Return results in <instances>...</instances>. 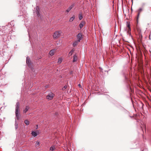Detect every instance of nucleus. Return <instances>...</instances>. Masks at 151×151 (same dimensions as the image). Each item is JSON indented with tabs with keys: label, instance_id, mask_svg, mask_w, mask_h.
Here are the masks:
<instances>
[{
	"label": "nucleus",
	"instance_id": "obj_1",
	"mask_svg": "<svg viewBox=\"0 0 151 151\" xmlns=\"http://www.w3.org/2000/svg\"><path fill=\"white\" fill-rule=\"evenodd\" d=\"M19 102H17L16 105V109H15V114L16 117L17 119H19Z\"/></svg>",
	"mask_w": 151,
	"mask_h": 151
},
{
	"label": "nucleus",
	"instance_id": "obj_2",
	"mask_svg": "<svg viewBox=\"0 0 151 151\" xmlns=\"http://www.w3.org/2000/svg\"><path fill=\"white\" fill-rule=\"evenodd\" d=\"M34 13H36L39 17L42 18V15L40 13V9L38 6H36L35 8Z\"/></svg>",
	"mask_w": 151,
	"mask_h": 151
},
{
	"label": "nucleus",
	"instance_id": "obj_3",
	"mask_svg": "<svg viewBox=\"0 0 151 151\" xmlns=\"http://www.w3.org/2000/svg\"><path fill=\"white\" fill-rule=\"evenodd\" d=\"M61 33L60 31H56L53 35V38L54 39H56L59 37Z\"/></svg>",
	"mask_w": 151,
	"mask_h": 151
},
{
	"label": "nucleus",
	"instance_id": "obj_4",
	"mask_svg": "<svg viewBox=\"0 0 151 151\" xmlns=\"http://www.w3.org/2000/svg\"><path fill=\"white\" fill-rule=\"evenodd\" d=\"M54 95V94L51 92L49 93L48 95L47 96V99L49 100H51L53 98Z\"/></svg>",
	"mask_w": 151,
	"mask_h": 151
},
{
	"label": "nucleus",
	"instance_id": "obj_5",
	"mask_svg": "<svg viewBox=\"0 0 151 151\" xmlns=\"http://www.w3.org/2000/svg\"><path fill=\"white\" fill-rule=\"evenodd\" d=\"M26 63L27 64L29 68H31L32 67V65L31 63L29 58V57H27L26 58Z\"/></svg>",
	"mask_w": 151,
	"mask_h": 151
},
{
	"label": "nucleus",
	"instance_id": "obj_6",
	"mask_svg": "<svg viewBox=\"0 0 151 151\" xmlns=\"http://www.w3.org/2000/svg\"><path fill=\"white\" fill-rule=\"evenodd\" d=\"M82 38V35L81 33H78L77 35V38L78 39L77 40L78 41L80 42Z\"/></svg>",
	"mask_w": 151,
	"mask_h": 151
},
{
	"label": "nucleus",
	"instance_id": "obj_7",
	"mask_svg": "<svg viewBox=\"0 0 151 151\" xmlns=\"http://www.w3.org/2000/svg\"><path fill=\"white\" fill-rule=\"evenodd\" d=\"M74 4H73L71 5L66 10V11L67 12H68L74 6Z\"/></svg>",
	"mask_w": 151,
	"mask_h": 151
},
{
	"label": "nucleus",
	"instance_id": "obj_8",
	"mask_svg": "<svg viewBox=\"0 0 151 151\" xmlns=\"http://www.w3.org/2000/svg\"><path fill=\"white\" fill-rule=\"evenodd\" d=\"M79 41H78L77 40L75 41L73 44V47H75L78 44V43L79 42Z\"/></svg>",
	"mask_w": 151,
	"mask_h": 151
},
{
	"label": "nucleus",
	"instance_id": "obj_9",
	"mask_svg": "<svg viewBox=\"0 0 151 151\" xmlns=\"http://www.w3.org/2000/svg\"><path fill=\"white\" fill-rule=\"evenodd\" d=\"M77 57L76 55H75L73 56V62H76L77 61Z\"/></svg>",
	"mask_w": 151,
	"mask_h": 151
},
{
	"label": "nucleus",
	"instance_id": "obj_10",
	"mask_svg": "<svg viewBox=\"0 0 151 151\" xmlns=\"http://www.w3.org/2000/svg\"><path fill=\"white\" fill-rule=\"evenodd\" d=\"M32 134L34 137H36L37 135V132L34 131L32 132Z\"/></svg>",
	"mask_w": 151,
	"mask_h": 151
},
{
	"label": "nucleus",
	"instance_id": "obj_11",
	"mask_svg": "<svg viewBox=\"0 0 151 151\" xmlns=\"http://www.w3.org/2000/svg\"><path fill=\"white\" fill-rule=\"evenodd\" d=\"M84 24V22H82L79 25V27L80 29H81L83 27V24Z\"/></svg>",
	"mask_w": 151,
	"mask_h": 151
},
{
	"label": "nucleus",
	"instance_id": "obj_12",
	"mask_svg": "<svg viewBox=\"0 0 151 151\" xmlns=\"http://www.w3.org/2000/svg\"><path fill=\"white\" fill-rule=\"evenodd\" d=\"M54 50H51L49 53V55H51V56H52L54 55Z\"/></svg>",
	"mask_w": 151,
	"mask_h": 151
},
{
	"label": "nucleus",
	"instance_id": "obj_13",
	"mask_svg": "<svg viewBox=\"0 0 151 151\" xmlns=\"http://www.w3.org/2000/svg\"><path fill=\"white\" fill-rule=\"evenodd\" d=\"M75 16L73 15V17H71L69 20V22H72L75 19Z\"/></svg>",
	"mask_w": 151,
	"mask_h": 151
},
{
	"label": "nucleus",
	"instance_id": "obj_14",
	"mask_svg": "<svg viewBox=\"0 0 151 151\" xmlns=\"http://www.w3.org/2000/svg\"><path fill=\"white\" fill-rule=\"evenodd\" d=\"M29 107L28 106H27L26 107L25 109L23 111V112L26 113L29 109Z\"/></svg>",
	"mask_w": 151,
	"mask_h": 151
},
{
	"label": "nucleus",
	"instance_id": "obj_15",
	"mask_svg": "<svg viewBox=\"0 0 151 151\" xmlns=\"http://www.w3.org/2000/svg\"><path fill=\"white\" fill-rule=\"evenodd\" d=\"M83 18V15L81 14H79V18L80 20H81Z\"/></svg>",
	"mask_w": 151,
	"mask_h": 151
},
{
	"label": "nucleus",
	"instance_id": "obj_16",
	"mask_svg": "<svg viewBox=\"0 0 151 151\" xmlns=\"http://www.w3.org/2000/svg\"><path fill=\"white\" fill-rule=\"evenodd\" d=\"M142 11V9L141 8H140L139 9V10H138V15H137L138 17V16L139 15L140 13Z\"/></svg>",
	"mask_w": 151,
	"mask_h": 151
},
{
	"label": "nucleus",
	"instance_id": "obj_17",
	"mask_svg": "<svg viewBox=\"0 0 151 151\" xmlns=\"http://www.w3.org/2000/svg\"><path fill=\"white\" fill-rule=\"evenodd\" d=\"M24 123L26 125H27L29 124V122L27 120H26L24 121Z\"/></svg>",
	"mask_w": 151,
	"mask_h": 151
},
{
	"label": "nucleus",
	"instance_id": "obj_18",
	"mask_svg": "<svg viewBox=\"0 0 151 151\" xmlns=\"http://www.w3.org/2000/svg\"><path fill=\"white\" fill-rule=\"evenodd\" d=\"M55 147L54 146H52L50 148V150L51 151H53L54 150Z\"/></svg>",
	"mask_w": 151,
	"mask_h": 151
},
{
	"label": "nucleus",
	"instance_id": "obj_19",
	"mask_svg": "<svg viewBox=\"0 0 151 151\" xmlns=\"http://www.w3.org/2000/svg\"><path fill=\"white\" fill-rule=\"evenodd\" d=\"M62 62V59L60 58L58 60V63H60Z\"/></svg>",
	"mask_w": 151,
	"mask_h": 151
},
{
	"label": "nucleus",
	"instance_id": "obj_20",
	"mask_svg": "<svg viewBox=\"0 0 151 151\" xmlns=\"http://www.w3.org/2000/svg\"><path fill=\"white\" fill-rule=\"evenodd\" d=\"M35 145L36 147L38 146L39 145V142L37 141Z\"/></svg>",
	"mask_w": 151,
	"mask_h": 151
},
{
	"label": "nucleus",
	"instance_id": "obj_21",
	"mask_svg": "<svg viewBox=\"0 0 151 151\" xmlns=\"http://www.w3.org/2000/svg\"><path fill=\"white\" fill-rule=\"evenodd\" d=\"M67 86L66 85L64 86L62 88L63 90H65L67 88Z\"/></svg>",
	"mask_w": 151,
	"mask_h": 151
},
{
	"label": "nucleus",
	"instance_id": "obj_22",
	"mask_svg": "<svg viewBox=\"0 0 151 151\" xmlns=\"http://www.w3.org/2000/svg\"><path fill=\"white\" fill-rule=\"evenodd\" d=\"M74 52V50L73 49L72 50L69 52V54H71V55Z\"/></svg>",
	"mask_w": 151,
	"mask_h": 151
},
{
	"label": "nucleus",
	"instance_id": "obj_23",
	"mask_svg": "<svg viewBox=\"0 0 151 151\" xmlns=\"http://www.w3.org/2000/svg\"><path fill=\"white\" fill-rule=\"evenodd\" d=\"M17 125V123H16L15 124V128L16 129H17L18 128Z\"/></svg>",
	"mask_w": 151,
	"mask_h": 151
},
{
	"label": "nucleus",
	"instance_id": "obj_24",
	"mask_svg": "<svg viewBox=\"0 0 151 151\" xmlns=\"http://www.w3.org/2000/svg\"><path fill=\"white\" fill-rule=\"evenodd\" d=\"M127 27H128V28L130 29V25H129V24H127Z\"/></svg>",
	"mask_w": 151,
	"mask_h": 151
},
{
	"label": "nucleus",
	"instance_id": "obj_25",
	"mask_svg": "<svg viewBox=\"0 0 151 151\" xmlns=\"http://www.w3.org/2000/svg\"><path fill=\"white\" fill-rule=\"evenodd\" d=\"M5 35H2V37L3 38V39H4V40H5L4 39V38L5 37Z\"/></svg>",
	"mask_w": 151,
	"mask_h": 151
},
{
	"label": "nucleus",
	"instance_id": "obj_26",
	"mask_svg": "<svg viewBox=\"0 0 151 151\" xmlns=\"http://www.w3.org/2000/svg\"><path fill=\"white\" fill-rule=\"evenodd\" d=\"M78 86L79 87H81V85L80 84H79L78 85Z\"/></svg>",
	"mask_w": 151,
	"mask_h": 151
},
{
	"label": "nucleus",
	"instance_id": "obj_27",
	"mask_svg": "<svg viewBox=\"0 0 151 151\" xmlns=\"http://www.w3.org/2000/svg\"><path fill=\"white\" fill-rule=\"evenodd\" d=\"M29 39H30V35L29 33Z\"/></svg>",
	"mask_w": 151,
	"mask_h": 151
},
{
	"label": "nucleus",
	"instance_id": "obj_28",
	"mask_svg": "<svg viewBox=\"0 0 151 151\" xmlns=\"http://www.w3.org/2000/svg\"><path fill=\"white\" fill-rule=\"evenodd\" d=\"M13 21H12V22H11V23H12V24H13Z\"/></svg>",
	"mask_w": 151,
	"mask_h": 151
},
{
	"label": "nucleus",
	"instance_id": "obj_29",
	"mask_svg": "<svg viewBox=\"0 0 151 151\" xmlns=\"http://www.w3.org/2000/svg\"><path fill=\"white\" fill-rule=\"evenodd\" d=\"M37 127H38V125H37V127H36V128L37 129Z\"/></svg>",
	"mask_w": 151,
	"mask_h": 151
}]
</instances>
